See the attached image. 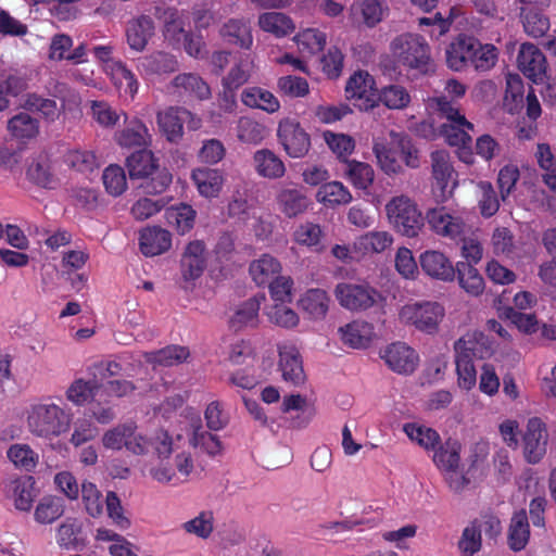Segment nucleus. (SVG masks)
<instances>
[{"mask_svg": "<svg viewBox=\"0 0 556 556\" xmlns=\"http://www.w3.org/2000/svg\"><path fill=\"white\" fill-rule=\"evenodd\" d=\"M55 99L46 98L37 92L27 93L24 108L39 114L46 122L54 123L61 116L64 119L81 115L80 94L64 83H58L53 89Z\"/></svg>", "mask_w": 556, "mask_h": 556, "instance_id": "f257e3e1", "label": "nucleus"}, {"mask_svg": "<svg viewBox=\"0 0 556 556\" xmlns=\"http://www.w3.org/2000/svg\"><path fill=\"white\" fill-rule=\"evenodd\" d=\"M72 415L50 397L40 399L26 408L28 431L41 439L52 440L71 428Z\"/></svg>", "mask_w": 556, "mask_h": 556, "instance_id": "f03ea898", "label": "nucleus"}, {"mask_svg": "<svg viewBox=\"0 0 556 556\" xmlns=\"http://www.w3.org/2000/svg\"><path fill=\"white\" fill-rule=\"evenodd\" d=\"M427 108L447 119V124L442 125V135L446 142L453 147L468 146L471 143L469 130L473 129V125L460 114L458 106L454 101H450L445 96L430 98Z\"/></svg>", "mask_w": 556, "mask_h": 556, "instance_id": "7ed1b4c3", "label": "nucleus"}, {"mask_svg": "<svg viewBox=\"0 0 556 556\" xmlns=\"http://www.w3.org/2000/svg\"><path fill=\"white\" fill-rule=\"evenodd\" d=\"M394 61L407 68L427 74L433 70L430 47L419 35L402 34L390 43Z\"/></svg>", "mask_w": 556, "mask_h": 556, "instance_id": "20e7f679", "label": "nucleus"}, {"mask_svg": "<svg viewBox=\"0 0 556 556\" xmlns=\"http://www.w3.org/2000/svg\"><path fill=\"white\" fill-rule=\"evenodd\" d=\"M390 225L401 235L417 237L424 227V217L417 203L405 194L393 197L386 204Z\"/></svg>", "mask_w": 556, "mask_h": 556, "instance_id": "39448f33", "label": "nucleus"}, {"mask_svg": "<svg viewBox=\"0 0 556 556\" xmlns=\"http://www.w3.org/2000/svg\"><path fill=\"white\" fill-rule=\"evenodd\" d=\"M102 444L108 450L125 448L132 455L143 456L150 452L152 441L151 437L138 431L135 421L129 420L106 430L102 437Z\"/></svg>", "mask_w": 556, "mask_h": 556, "instance_id": "423d86ee", "label": "nucleus"}, {"mask_svg": "<svg viewBox=\"0 0 556 556\" xmlns=\"http://www.w3.org/2000/svg\"><path fill=\"white\" fill-rule=\"evenodd\" d=\"M445 316L444 307L432 301H417L404 304L399 311V320L405 326L433 334Z\"/></svg>", "mask_w": 556, "mask_h": 556, "instance_id": "0eeeda50", "label": "nucleus"}, {"mask_svg": "<svg viewBox=\"0 0 556 556\" xmlns=\"http://www.w3.org/2000/svg\"><path fill=\"white\" fill-rule=\"evenodd\" d=\"M333 294L341 307L354 313L365 312L383 300L382 294L366 281L339 282Z\"/></svg>", "mask_w": 556, "mask_h": 556, "instance_id": "6e6552de", "label": "nucleus"}, {"mask_svg": "<svg viewBox=\"0 0 556 556\" xmlns=\"http://www.w3.org/2000/svg\"><path fill=\"white\" fill-rule=\"evenodd\" d=\"M25 175L31 185L45 190H55L62 184L58 163L45 151L28 159Z\"/></svg>", "mask_w": 556, "mask_h": 556, "instance_id": "1a4fd4ad", "label": "nucleus"}, {"mask_svg": "<svg viewBox=\"0 0 556 556\" xmlns=\"http://www.w3.org/2000/svg\"><path fill=\"white\" fill-rule=\"evenodd\" d=\"M278 142L285 152L293 159L305 156L311 149V137L294 118H283L277 128Z\"/></svg>", "mask_w": 556, "mask_h": 556, "instance_id": "9d476101", "label": "nucleus"}, {"mask_svg": "<svg viewBox=\"0 0 556 556\" xmlns=\"http://www.w3.org/2000/svg\"><path fill=\"white\" fill-rule=\"evenodd\" d=\"M191 130L201 127V118L182 108H168L157 113L160 130L170 142H178L184 135V125Z\"/></svg>", "mask_w": 556, "mask_h": 556, "instance_id": "9b49d317", "label": "nucleus"}, {"mask_svg": "<svg viewBox=\"0 0 556 556\" xmlns=\"http://www.w3.org/2000/svg\"><path fill=\"white\" fill-rule=\"evenodd\" d=\"M181 427L176 432V441L179 442L184 437L188 438L189 444L207 454L211 457H215L223 453V444L216 434H213L203 429L200 419H185L180 422Z\"/></svg>", "mask_w": 556, "mask_h": 556, "instance_id": "f8f14e48", "label": "nucleus"}, {"mask_svg": "<svg viewBox=\"0 0 556 556\" xmlns=\"http://www.w3.org/2000/svg\"><path fill=\"white\" fill-rule=\"evenodd\" d=\"M426 219L437 235L455 239L464 233L466 224L463 214L453 207L437 206L426 213Z\"/></svg>", "mask_w": 556, "mask_h": 556, "instance_id": "ddd939ff", "label": "nucleus"}, {"mask_svg": "<svg viewBox=\"0 0 556 556\" xmlns=\"http://www.w3.org/2000/svg\"><path fill=\"white\" fill-rule=\"evenodd\" d=\"M375 79L367 72H356L348 80L345 86L346 98L353 100L361 110H371L377 106V92Z\"/></svg>", "mask_w": 556, "mask_h": 556, "instance_id": "4468645a", "label": "nucleus"}, {"mask_svg": "<svg viewBox=\"0 0 556 556\" xmlns=\"http://www.w3.org/2000/svg\"><path fill=\"white\" fill-rule=\"evenodd\" d=\"M422 271L432 279L450 282L456 276V266L443 252L427 250L419 256Z\"/></svg>", "mask_w": 556, "mask_h": 556, "instance_id": "2eb2a0df", "label": "nucleus"}, {"mask_svg": "<svg viewBox=\"0 0 556 556\" xmlns=\"http://www.w3.org/2000/svg\"><path fill=\"white\" fill-rule=\"evenodd\" d=\"M206 267V248L203 241H190L181 256L180 271L185 282L199 279Z\"/></svg>", "mask_w": 556, "mask_h": 556, "instance_id": "dca6fc26", "label": "nucleus"}, {"mask_svg": "<svg viewBox=\"0 0 556 556\" xmlns=\"http://www.w3.org/2000/svg\"><path fill=\"white\" fill-rule=\"evenodd\" d=\"M518 68L533 83L542 81L546 75V59L533 43H522L517 56Z\"/></svg>", "mask_w": 556, "mask_h": 556, "instance_id": "f3484780", "label": "nucleus"}, {"mask_svg": "<svg viewBox=\"0 0 556 556\" xmlns=\"http://www.w3.org/2000/svg\"><path fill=\"white\" fill-rule=\"evenodd\" d=\"M547 432L541 419H529L523 433V453L527 460L536 464L546 452Z\"/></svg>", "mask_w": 556, "mask_h": 556, "instance_id": "a211bd4d", "label": "nucleus"}, {"mask_svg": "<svg viewBox=\"0 0 556 556\" xmlns=\"http://www.w3.org/2000/svg\"><path fill=\"white\" fill-rule=\"evenodd\" d=\"M381 357L390 369L397 374H412L418 365V354L414 349L402 342L388 345Z\"/></svg>", "mask_w": 556, "mask_h": 556, "instance_id": "6ab92c4d", "label": "nucleus"}, {"mask_svg": "<svg viewBox=\"0 0 556 556\" xmlns=\"http://www.w3.org/2000/svg\"><path fill=\"white\" fill-rule=\"evenodd\" d=\"M175 469L161 463L159 466L151 468V477L160 483H173L177 479V475L184 480H188L194 472V462L190 453L181 452L176 454L174 458Z\"/></svg>", "mask_w": 556, "mask_h": 556, "instance_id": "aec40b11", "label": "nucleus"}, {"mask_svg": "<svg viewBox=\"0 0 556 556\" xmlns=\"http://www.w3.org/2000/svg\"><path fill=\"white\" fill-rule=\"evenodd\" d=\"M477 50V39L458 35L446 48V63L453 71H463L471 66Z\"/></svg>", "mask_w": 556, "mask_h": 556, "instance_id": "412c9836", "label": "nucleus"}, {"mask_svg": "<svg viewBox=\"0 0 556 556\" xmlns=\"http://www.w3.org/2000/svg\"><path fill=\"white\" fill-rule=\"evenodd\" d=\"M278 353L282 379L294 386L304 383L306 376L298 349L290 343H280L278 345Z\"/></svg>", "mask_w": 556, "mask_h": 556, "instance_id": "4be33fe9", "label": "nucleus"}, {"mask_svg": "<svg viewBox=\"0 0 556 556\" xmlns=\"http://www.w3.org/2000/svg\"><path fill=\"white\" fill-rule=\"evenodd\" d=\"M455 354L484 359L494 352L492 340L481 331H471L459 338L454 344Z\"/></svg>", "mask_w": 556, "mask_h": 556, "instance_id": "5701e85b", "label": "nucleus"}, {"mask_svg": "<svg viewBox=\"0 0 556 556\" xmlns=\"http://www.w3.org/2000/svg\"><path fill=\"white\" fill-rule=\"evenodd\" d=\"M343 344L352 349H366L375 339L374 325L364 319H354L338 330Z\"/></svg>", "mask_w": 556, "mask_h": 556, "instance_id": "b1692460", "label": "nucleus"}, {"mask_svg": "<svg viewBox=\"0 0 556 556\" xmlns=\"http://www.w3.org/2000/svg\"><path fill=\"white\" fill-rule=\"evenodd\" d=\"M432 177L435 186L445 198L456 187L455 172L450 161V155L444 150H437L431 153Z\"/></svg>", "mask_w": 556, "mask_h": 556, "instance_id": "393cba45", "label": "nucleus"}, {"mask_svg": "<svg viewBox=\"0 0 556 556\" xmlns=\"http://www.w3.org/2000/svg\"><path fill=\"white\" fill-rule=\"evenodd\" d=\"M191 180L201 197L213 199L222 192L225 177L217 168L198 167L192 170Z\"/></svg>", "mask_w": 556, "mask_h": 556, "instance_id": "a878e982", "label": "nucleus"}, {"mask_svg": "<svg viewBox=\"0 0 556 556\" xmlns=\"http://www.w3.org/2000/svg\"><path fill=\"white\" fill-rule=\"evenodd\" d=\"M153 20L148 15H140L130 20L126 26V41L136 52H142L154 35Z\"/></svg>", "mask_w": 556, "mask_h": 556, "instance_id": "bb28decb", "label": "nucleus"}, {"mask_svg": "<svg viewBox=\"0 0 556 556\" xmlns=\"http://www.w3.org/2000/svg\"><path fill=\"white\" fill-rule=\"evenodd\" d=\"M116 143L123 148H141L151 142V135L146 124L139 118L125 122V126L115 132Z\"/></svg>", "mask_w": 556, "mask_h": 556, "instance_id": "cd10ccee", "label": "nucleus"}, {"mask_svg": "<svg viewBox=\"0 0 556 556\" xmlns=\"http://www.w3.org/2000/svg\"><path fill=\"white\" fill-rule=\"evenodd\" d=\"M139 245L146 256H156L169 250L172 235L160 227H147L140 232Z\"/></svg>", "mask_w": 556, "mask_h": 556, "instance_id": "c85d7f7f", "label": "nucleus"}, {"mask_svg": "<svg viewBox=\"0 0 556 556\" xmlns=\"http://www.w3.org/2000/svg\"><path fill=\"white\" fill-rule=\"evenodd\" d=\"M257 26L264 33L275 38H285L295 30V23L286 13L270 11L261 13L257 17Z\"/></svg>", "mask_w": 556, "mask_h": 556, "instance_id": "c756f323", "label": "nucleus"}, {"mask_svg": "<svg viewBox=\"0 0 556 556\" xmlns=\"http://www.w3.org/2000/svg\"><path fill=\"white\" fill-rule=\"evenodd\" d=\"M5 493L16 509L28 511L36 497L35 481L31 477L12 480L7 484Z\"/></svg>", "mask_w": 556, "mask_h": 556, "instance_id": "7c9ffc66", "label": "nucleus"}, {"mask_svg": "<svg viewBox=\"0 0 556 556\" xmlns=\"http://www.w3.org/2000/svg\"><path fill=\"white\" fill-rule=\"evenodd\" d=\"M265 295H255L237 307L229 320V326L235 331L247 327H255L258 324V312Z\"/></svg>", "mask_w": 556, "mask_h": 556, "instance_id": "2f4dec72", "label": "nucleus"}, {"mask_svg": "<svg viewBox=\"0 0 556 556\" xmlns=\"http://www.w3.org/2000/svg\"><path fill=\"white\" fill-rule=\"evenodd\" d=\"M393 243V237L388 231H369L354 240V252L361 257L382 253Z\"/></svg>", "mask_w": 556, "mask_h": 556, "instance_id": "473e14b6", "label": "nucleus"}, {"mask_svg": "<svg viewBox=\"0 0 556 556\" xmlns=\"http://www.w3.org/2000/svg\"><path fill=\"white\" fill-rule=\"evenodd\" d=\"M7 129L15 140L26 142L40 132L39 119L27 112H20L8 121Z\"/></svg>", "mask_w": 556, "mask_h": 556, "instance_id": "72a5a7b5", "label": "nucleus"}, {"mask_svg": "<svg viewBox=\"0 0 556 556\" xmlns=\"http://www.w3.org/2000/svg\"><path fill=\"white\" fill-rule=\"evenodd\" d=\"M254 169L258 176L268 179L281 178L286 173L282 160L269 149H260L253 154Z\"/></svg>", "mask_w": 556, "mask_h": 556, "instance_id": "f704fd0d", "label": "nucleus"}, {"mask_svg": "<svg viewBox=\"0 0 556 556\" xmlns=\"http://www.w3.org/2000/svg\"><path fill=\"white\" fill-rule=\"evenodd\" d=\"M104 73L121 93L134 98L138 92L139 83L135 74L122 61L109 64Z\"/></svg>", "mask_w": 556, "mask_h": 556, "instance_id": "c9c22d12", "label": "nucleus"}, {"mask_svg": "<svg viewBox=\"0 0 556 556\" xmlns=\"http://www.w3.org/2000/svg\"><path fill=\"white\" fill-rule=\"evenodd\" d=\"M138 68L147 76L169 74L178 68V61L173 54L156 51L141 58Z\"/></svg>", "mask_w": 556, "mask_h": 556, "instance_id": "e433bc0d", "label": "nucleus"}, {"mask_svg": "<svg viewBox=\"0 0 556 556\" xmlns=\"http://www.w3.org/2000/svg\"><path fill=\"white\" fill-rule=\"evenodd\" d=\"M281 263L270 254H263L250 264V275L257 286L269 285L280 276Z\"/></svg>", "mask_w": 556, "mask_h": 556, "instance_id": "4c0bfd02", "label": "nucleus"}, {"mask_svg": "<svg viewBox=\"0 0 556 556\" xmlns=\"http://www.w3.org/2000/svg\"><path fill=\"white\" fill-rule=\"evenodd\" d=\"M99 381L92 377L90 380L76 378L66 389L65 397L76 406L91 404L100 391Z\"/></svg>", "mask_w": 556, "mask_h": 556, "instance_id": "58836bf2", "label": "nucleus"}, {"mask_svg": "<svg viewBox=\"0 0 556 556\" xmlns=\"http://www.w3.org/2000/svg\"><path fill=\"white\" fill-rule=\"evenodd\" d=\"M372 150L383 173L394 175L403 172L397 139L390 144L375 142Z\"/></svg>", "mask_w": 556, "mask_h": 556, "instance_id": "ea45409f", "label": "nucleus"}, {"mask_svg": "<svg viewBox=\"0 0 556 556\" xmlns=\"http://www.w3.org/2000/svg\"><path fill=\"white\" fill-rule=\"evenodd\" d=\"M220 36L230 43L243 49H250L253 45V36L248 21L243 18H230L220 28Z\"/></svg>", "mask_w": 556, "mask_h": 556, "instance_id": "a19ab883", "label": "nucleus"}, {"mask_svg": "<svg viewBox=\"0 0 556 556\" xmlns=\"http://www.w3.org/2000/svg\"><path fill=\"white\" fill-rule=\"evenodd\" d=\"M190 353L188 348L181 345H168L157 351L144 352V361L151 365L170 367L184 363Z\"/></svg>", "mask_w": 556, "mask_h": 556, "instance_id": "79ce46f5", "label": "nucleus"}, {"mask_svg": "<svg viewBox=\"0 0 556 556\" xmlns=\"http://www.w3.org/2000/svg\"><path fill=\"white\" fill-rule=\"evenodd\" d=\"M329 295L323 289H309L299 300L300 308L312 319H321L329 309Z\"/></svg>", "mask_w": 556, "mask_h": 556, "instance_id": "37998d69", "label": "nucleus"}, {"mask_svg": "<svg viewBox=\"0 0 556 556\" xmlns=\"http://www.w3.org/2000/svg\"><path fill=\"white\" fill-rule=\"evenodd\" d=\"M154 16L163 23V33L166 39L179 41L186 34L185 22L177 9L169 7H156Z\"/></svg>", "mask_w": 556, "mask_h": 556, "instance_id": "c03bdc74", "label": "nucleus"}, {"mask_svg": "<svg viewBox=\"0 0 556 556\" xmlns=\"http://www.w3.org/2000/svg\"><path fill=\"white\" fill-rule=\"evenodd\" d=\"M172 86L177 90V92L186 93L199 100L208 99L211 97V89L206 81L193 73H182L177 75L173 79Z\"/></svg>", "mask_w": 556, "mask_h": 556, "instance_id": "a18cd8bd", "label": "nucleus"}, {"mask_svg": "<svg viewBox=\"0 0 556 556\" xmlns=\"http://www.w3.org/2000/svg\"><path fill=\"white\" fill-rule=\"evenodd\" d=\"M377 106L383 104L389 110H404L412 101L406 87L399 84H390L382 87L376 96Z\"/></svg>", "mask_w": 556, "mask_h": 556, "instance_id": "49530a36", "label": "nucleus"}, {"mask_svg": "<svg viewBox=\"0 0 556 556\" xmlns=\"http://www.w3.org/2000/svg\"><path fill=\"white\" fill-rule=\"evenodd\" d=\"M241 100L247 106L261 109L267 113H275L280 109L278 98L273 92L260 87L244 89Z\"/></svg>", "mask_w": 556, "mask_h": 556, "instance_id": "de8ad7c7", "label": "nucleus"}, {"mask_svg": "<svg viewBox=\"0 0 556 556\" xmlns=\"http://www.w3.org/2000/svg\"><path fill=\"white\" fill-rule=\"evenodd\" d=\"M254 67V62L249 55L239 56L228 74L223 78V86L228 91H235L249 81Z\"/></svg>", "mask_w": 556, "mask_h": 556, "instance_id": "09e8293b", "label": "nucleus"}, {"mask_svg": "<svg viewBox=\"0 0 556 556\" xmlns=\"http://www.w3.org/2000/svg\"><path fill=\"white\" fill-rule=\"evenodd\" d=\"M277 202L279 210L288 217L304 213L309 204L307 197L298 189H282Z\"/></svg>", "mask_w": 556, "mask_h": 556, "instance_id": "8fccbe9b", "label": "nucleus"}, {"mask_svg": "<svg viewBox=\"0 0 556 556\" xmlns=\"http://www.w3.org/2000/svg\"><path fill=\"white\" fill-rule=\"evenodd\" d=\"M530 529L528 517L525 510L514 514L508 530V545L515 551L523 549L529 541Z\"/></svg>", "mask_w": 556, "mask_h": 556, "instance_id": "3c124183", "label": "nucleus"}, {"mask_svg": "<svg viewBox=\"0 0 556 556\" xmlns=\"http://www.w3.org/2000/svg\"><path fill=\"white\" fill-rule=\"evenodd\" d=\"M91 118L102 128H114L122 115L126 114L112 106L105 100H91L89 102Z\"/></svg>", "mask_w": 556, "mask_h": 556, "instance_id": "603ef678", "label": "nucleus"}, {"mask_svg": "<svg viewBox=\"0 0 556 556\" xmlns=\"http://www.w3.org/2000/svg\"><path fill=\"white\" fill-rule=\"evenodd\" d=\"M456 275L460 287L470 295L478 296L484 291V279L471 264L458 262Z\"/></svg>", "mask_w": 556, "mask_h": 556, "instance_id": "864d4df0", "label": "nucleus"}, {"mask_svg": "<svg viewBox=\"0 0 556 556\" xmlns=\"http://www.w3.org/2000/svg\"><path fill=\"white\" fill-rule=\"evenodd\" d=\"M433 452V463L441 470L457 469L460 460V444L456 440L448 439L439 443Z\"/></svg>", "mask_w": 556, "mask_h": 556, "instance_id": "5fc2aeb1", "label": "nucleus"}, {"mask_svg": "<svg viewBox=\"0 0 556 556\" xmlns=\"http://www.w3.org/2000/svg\"><path fill=\"white\" fill-rule=\"evenodd\" d=\"M316 199L327 206H336L350 203L352 194L342 182L330 181L319 187Z\"/></svg>", "mask_w": 556, "mask_h": 556, "instance_id": "6e6d98bb", "label": "nucleus"}, {"mask_svg": "<svg viewBox=\"0 0 556 556\" xmlns=\"http://www.w3.org/2000/svg\"><path fill=\"white\" fill-rule=\"evenodd\" d=\"M195 215V211L188 204L172 206L165 212L167 224L175 227L180 235H185L192 229Z\"/></svg>", "mask_w": 556, "mask_h": 556, "instance_id": "4d7b16f0", "label": "nucleus"}, {"mask_svg": "<svg viewBox=\"0 0 556 556\" xmlns=\"http://www.w3.org/2000/svg\"><path fill=\"white\" fill-rule=\"evenodd\" d=\"M403 431L412 441L416 442L426 451H434L441 440L439 433L434 429L416 422L405 424Z\"/></svg>", "mask_w": 556, "mask_h": 556, "instance_id": "13d9d810", "label": "nucleus"}, {"mask_svg": "<svg viewBox=\"0 0 556 556\" xmlns=\"http://www.w3.org/2000/svg\"><path fill=\"white\" fill-rule=\"evenodd\" d=\"M323 138L330 151L336 154L339 160L349 162L348 159L355 149V140L353 137L342 132L325 130Z\"/></svg>", "mask_w": 556, "mask_h": 556, "instance_id": "bf43d9fd", "label": "nucleus"}, {"mask_svg": "<svg viewBox=\"0 0 556 556\" xmlns=\"http://www.w3.org/2000/svg\"><path fill=\"white\" fill-rule=\"evenodd\" d=\"M326 34L316 28H306L293 37V41L303 54H315L321 51L326 45Z\"/></svg>", "mask_w": 556, "mask_h": 556, "instance_id": "052dcab7", "label": "nucleus"}, {"mask_svg": "<svg viewBox=\"0 0 556 556\" xmlns=\"http://www.w3.org/2000/svg\"><path fill=\"white\" fill-rule=\"evenodd\" d=\"M9 460L18 469L31 471L38 464V454L25 443L12 444L8 451Z\"/></svg>", "mask_w": 556, "mask_h": 556, "instance_id": "680f3d73", "label": "nucleus"}, {"mask_svg": "<svg viewBox=\"0 0 556 556\" xmlns=\"http://www.w3.org/2000/svg\"><path fill=\"white\" fill-rule=\"evenodd\" d=\"M28 88V78L13 68L0 70V93L17 97Z\"/></svg>", "mask_w": 556, "mask_h": 556, "instance_id": "e2e57ef3", "label": "nucleus"}, {"mask_svg": "<svg viewBox=\"0 0 556 556\" xmlns=\"http://www.w3.org/2000/svg\"><path fill=\"white\" fill-rule=\"evenodd\" d=\"M478 207L485 218L494 216L500 208L498 197L490 181L480 180L476 184Z\"/></svg>", "mask_w": 556, "mask_h": 556, "instance_id": "0e129e2a", "label": "nucleus"}, {"mask_svg": "<svg viewBox=\"0 0 556 556\" xmlns=\"http://www.w3.org/2000/svg\"><path fill=\"white\" fill-rule=\"evenodd\" d=\"M97 541L110 542L109 552L112 556H137L134 545L121 534L106 528H99Z\"/></svg>", "mask_w": 556, "mask_h": 556, "instance_id": "69168bd1", "label": "nucleus"}, {"mask_svg": "<svg viewBox=\"0 0 556 556\" xmlns=\"http://www.w3.org/2000/svg\"><path fill=\"white\" fill-rule=\"evenodd\" d=\"M292 237L295 243L306 247L312 251H319L321 249L323 230L317 224L311 222L300 224Z\"/></svg>", "mask_w": 556, "mask_h": 556, "instance_id": "338daca9", "label": "nucleus"}, {"mask_svg": "<svg viewBox=\"0 0 556 556\" xmlns=\"http://www.w3.org/2000/svg\"><path fill=\"white\" fill-rule=\"evenodd\" d=\"M64 514V502L56 496H46L40 500L35 509V520L42 525L54 522Z\"/></svg>", "mask_w": 556, "mask_h": 556, "instance_id": "774afa93", "label": "nucleus"}]
</instances>
